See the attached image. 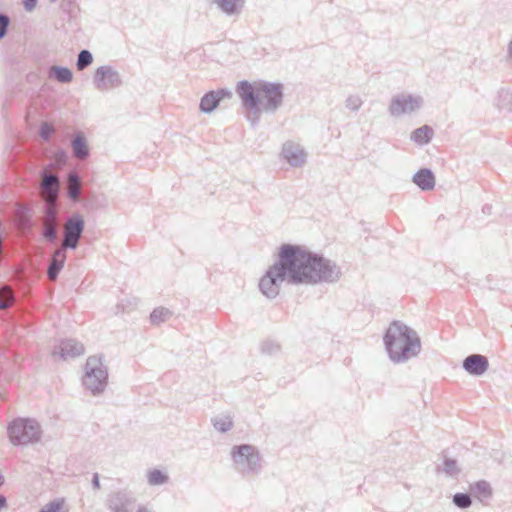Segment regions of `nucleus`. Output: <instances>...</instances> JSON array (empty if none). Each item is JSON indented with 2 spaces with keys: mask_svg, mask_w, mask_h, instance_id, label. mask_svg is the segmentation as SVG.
Returning <instances> with one entry per match:
<instances>
[{
  "mask_svg": "<svg viewBox=\"0 0 512 512\" xmlns=\"http://www.w3.org/2000/svg\"><path fill=\"white\" fill-rule=\"evenodd\" d=\"M232 92L226 88L211 90L205 93L200 99L199 109L202 113H212L224 98H230Z\"/></svg>",
  "mask_w": 512,
  "mask_h": 512,
  "instance_id": "obj_12",
  "label": "nucleus"
},
{
  "mask_svg": "<svg viewBox=\"0 0 512 512\" xmlns=\"http://www.w3.org/2000/svg\"><path fill=\"white\" fill-rule=\"evenodd\" d=\"M43 190L49 193H56L59 190V179L54 174H48L45 171L42 172V184Z\"/></svg>",
  "mask_w": 512,
  "mask_h": 512,
  "instance_id": "obj_25",
  "label": "nucleus"
},
{
  "mask_svg": "<svg viewBox=\"0 0 512 512\" xmlns=\"http://www.w3.org/2000/svg\"><path fill=\"white\" fill-rule=\"evenodd\" d=\"M54 132H55V129H54L53 125H51L48 122H43L39 129V135L42 138V140L45 142L50 141Z\"/></svg>",
  "mask_w": 512,
  "mask_h": 512,
  "instance_id": "obj_35",
  "label": "nucleus"
},
{
  "mask_svg": "<svg viewBox=\"0 0 512 512\" xmlns=\"http://www.w3.org/2000/svg\"><path fill=\"white\" fill-rule=\"evenodd\" d=\"M453 504L460 509H467L472 505L470 493H456L452 498Z\"/></svg>",
  "mask_w": 512,
  "mask_h": 512,
  "instance_id": "obj_31",
  "label": "nucleus"
},
{
  "mask_svg": "<svg viewBox=\"0 0 512 512\" xmlns=\"http://www.w3.org/2000/svg\"><path fill=\"white\" fill-rule=\"evenodd\" d=\"M444 467L443 471L445 474L449 476H453L459 473V469L457 467V461L455 459H451L448 457H444L443 461Z\"/></svg>",
  "mask_w": 512,
  "mask_h": 512,
  "instance_id": "obj_34",
  "label": "nucleus"
},
{
  "mask_svg": "<svg viewBox=\"0 0 512 512\" xmlns=\"http://www.w3.org/2000/svg\"><path fill=\"white\" fill-rule=\"evenodd\" d=\"M55 159L59 163H65L67 160V153L64 150H59L55 153Z\"/></svg>",
  "mask_w": 512,
  "mask_h": 512,
  "instance_id": "obj_40",
  "label": "nucleus"
},
{
  "mask_svg": "<svg viewBox=\"0 0 512 512\" xmlns=\"http://www.w3.org/2000/svg\"><path fill=\"white\" fill-rule=\"evenodd\" d=\"M92 486L94 489L100 488V481H99V475L95 473L92 478Z\"/></svg>",
  "mask_w": 512,
  "mask_h": 512,
  "instance_id": "obj_41",
  "label": "nucleus"
},
{
  "mask_svg": "<svg viewBox=\"0 0 512 512\" xmlns=\"http://www.w3.org/2000/svg\"><path fill=\"white\" fill-rule=\"evenodd\" d=\"M73 156L79 160H85L90 156V148L85 135L77 132L71 140Z\"/></svg>",
  "mask_w": 512,
  "mask_h": 512,
  "instance_id": "obj_18",
  "label": "nucleus"
},
{
  "mask_svg": "<svg viewBox=\"0 0 512 512\" xmlns=\"http://www.w3.org/2000/svg\"><path fill=\"white\" fill-rule=\"evenodd\" d=\"M45 223H56L58 217V210L55 206L49 204L44 208Z\"/></svg>",
  "mask_w": 512,
  "mask_h": 512,
  "instance_id": "obj_36",
  "label": "nucleus"
},
{
  "mask_svg": "<svg viewBox=\"0 0 512 512\" xmlns=\"http://www.w3.org/2000/svg\"><path fill=\"white\" fill-rule=\"evenodd\" d=\"M383 342L393 363H404L421 351V340L417 332L399 320L390 323Z\"/></svg>",
  "mask_w": 512,
  "mask_h": 512,
  "instance_id": "obj_3",
  "label": "nucleus"
},
{
  "mask_svg": "<svg viewBox=\"0 0 512 512\" xmlns=\"http://www.w3.org/2000/svg\"><path fill=\"white\" fill-rule=\"evenodd\" d=\"M497 107L501 110L512 112V91L501 89L498 92Z\"/></svg>",
  "mask_w": 512,
  "mask_h": 512,
  "instance_id": "obj_26",
  "label": "nucleus"
},
{
  "mask_svg": "<svg viewBox=\"0 0 512 512\" xmlns=\"http://www.w3.org/2000/svg\"><path fill=\"white\" fill-rule=\"evenodd\" d=\"M38 0H23V6L26 11L31 12L35 9Z\"/></svg>",
  "mask_w": 512,
  "mask_h": 512,
  "instance_id": "obj_39",
  "label": "nucleus"
},
{
  "mask_svg": "<svg viewBox=\"0 0 512 512\" xmlns=\"http://www.w3.org/2000/svg\"><path fill=\"white\" fill-rule=\"evenodd\" d=\"M15 301V296L8 286L0 287V310L9 308Z\"/></svg>",
  "mask_w": 512,
  "mask_h": 512,
  "instance_id": "obj_29",
  "label": "nucleus"
},
{
  "mask_svg": "<svg viewBox=\"0 0 512 512\" xmlns=\"http://www.w3.org/2000/svg\"><path fill=\"white\" fill-rule=\"evenodd\" d=\"M84 228L85 222L79 213L68 218L64 230V244L67 249L75 250L78 247Z\"/></svg>",
  "mask_w": 512,
  "mask_h": 512,
  "instance_id": "obj_9",
  "label": "nucleus"
},
{
  "mask_svg": "<svg viewBox=\"0 0 512 512\" xmlns=\"http://www.w3.org/2000/svg\"><path fill=\"white\" fill-rule=\"evenodd\" d=\"M246 118L253 128L257 127L262 112L274 114L283 104V84L260 80L249 82L241 80L236 85Z\"/></svg>",
  "mask_w": 512,
  "mask_h": 512,
  "instance_id": "obj_2",
  "label": "nucleus"
},
{
  "mask_svg": "<svg viewBox=\"0 0 512 512\" xmlns=\"http://www.w3.org/2000/svg\"><path fill=\"white\" fill-rule=\"evenodd\" d=\"M48 77L59 83L68 84L73 80V72L68 67L53 65L48 70Z\"/></svg>",
  "mask_w": 512,
  "mask_h": 512,
  "instance_id": "obj_22",
  "label": "nucleus"
},
{
  "mask_svg": "<svg viewBox=\"0 0 512 512\" xmlns=\"http://www.w3.org/2000/svg\"><path fill=\"white\" fill-rule=\"evenodd\" d=\"M230 456L235 470L243 477L258 476L262 472L259 450L251 444L234 445Z\"/></svg>",
  "mask_w": 512,
  "mask_h": 512,
  "instance_id": "obj_4",
  "label": "nucleus"
},
{
  "mask_svg": "<svg viewBox=\"0 0 512 512\" xmlns=\"http://www.w3.org/2000/svg\"><path fill=\"white\" fill-rule=\"evenodd\" d=\"M82 383L94 396L105 391L108 384V368L104 364L103 355H92L87 358Z\"/></svg>",
  "mask_w": 512,
  "mask_h": 512,
  "instance_id": "obj_5",
  "label": "nucleus"
},
{
  "mask_svg": "<svg viewBox=\"0 0 512 512\" xmlns=\"http://www.w3.org/2000/svg\"><path fill=\"white\" fill-rule=\"evenodd\" d=\"M80 183H81V177L75 171H71L67 175V190H66V194H67V197L71 201L76 202V201L79 200Z\"/></svg>",
  "mask_w": 512,
  "mask_h": 512,
  "instance_id": "obj_21",
  "label": "nucleus"
},
{
  "mask_svg": "<svg viewBox=\"0 0 512 512\" xmlns=\"http://www.w3.org/2000/svg\"><path fill=\"white\" fill-rule=\"evenodd\" d=\"M169 481V476L166 472L160 469H152L147 473V482L150 486H160Z\"/></svg>",
  "mask_w": 512,
  "mask_h": 512,
  "instance_id": "obj_24",
  "label": "nucleus"
},
{
  "mask_svg": "<svg viewBox=\"0 0 512 512\" xmlns=\"http://www.w3.org/2000/svg\"><path fill=\"white\" fill-rule=\"evenodd\" d=\"M64 506V499L58 498L44 505L39 512H61Z\"/></svg>",
  "mask_w": 512,
  "mask_h": 512,
  "instance_id": "obj_33",
  "label": "nucleus"
},
{
  "mask_svg": "<svg viewBox=\"0 0 512 512\" xmlns=\"http://www.w3.org/2000/svg\"><path fill=\"white\" fill-rule=\"evenodd\" d=\"M462 367L470 375L481 376L488 370L489 361L482 354H471L463 360Z\"/></svg>",
  "mask_w": 512,
  "mask_h": 512,
  "instance_id": "obj_13",
  "label": "nucleus"
},
{
  "mask_svg": "<svg viewBox=\"0 0 512 512\" xmlns=\"http://www.w3.org/2000/svg\"><path fill=\"white\" fill-rule=\"evenodd\" d=\"M66 260V252L64 249H57L53 252L50 259L47 276L50 280H56L64 267Z\"/></svg>",
  "mask_w": 512,
  "mask_h": 512,
  "instance_id": "obj_17",
  "label": "nucleus"
},
{
  "mask_svg": "<svg viewBox=\"0 0 512 512\" xmlns=\"http://www.w3.org/2000/svg\"><path fill=\"white\" fill-rule=\"evenodd\" d=\"M135 504L136 498L126 490L112 492L106 499V506L111 512H133Z\"/></svg>",
  "mask_w": 512,
  "mask_h": 512,
  "instance_id": "obj_10",
  "label": "nucleus"
},
{
  "mask_svg": "<svg viewBox=\"0 0 512 512\" xmlns=\"http://www.w3.org/2000/svg\"><path fill=\"white\" fill-rule=\"evenodd\" d=\"M434 136V130L429 125H423L412 131L410 139L419 146L426 145L431 142Z\"/></svg>",
  "mask_w": 512,
  "mask_h": 512,
  "instance_id": "obj_19",
  "label": "nucleus"
},
{
  "mask_svg": "<svg viewBox=\"0 0 512 512\" xmlns=\"http://www.w3.org/2000/svg\"><path fill=\"white\" fill-rule=\"evenodd\" d=\"M93 83L99 91H107L121 86L122 80L119 72L112 66L103 65L96 69Z\"/></svg>",
  "mask_w": 512,
  "mask_h": 512,
  "instance_id": "obj_8",
  "label": "nucleus"
},
{
  "mask_svg": "<svg viewBox=\"0 0 512 512\" xmlns=\"http://www.w3.org/2000/svg\"><path fill=\"white\" fill-rule=\"evenodd\" d=\"M342 271L339 265L323 254L308 248L285 243L279 247L277 261L260 278L259 289L269 299L279 295L282 283L317 285L336 283Z\"/></svg>",
  "mask_w": 512,
  "mask_h": 512,
  "instance_id": "obj_1",
  "label": "nucleus"
},
{
  "mask_svg": "<svg viewBox=\"0 0 512 512\" xmlns=\"http://www.w3.org/2000/svg\"><path fill=\"white\" fill-rule=\"evenodd\" d=\"M482 212L484 214L490 215L491 212H492V206L489 205V204L484 205L483 208H482Z\"/></svg>",
  "mask_w": 512,
  "mask_h": 512,
  "instance_id": "obj_42",
  "label": "nucleus"
},
{
  "mask_svg": "<svg viewBox=\"0 0 512 512\" xmlns=\"http://www.w3.org/2000/svg\"><path fill=\"white\" fill-rule=\"evenodd\" d=\"M10 442L15 446L36 443L41 438L39 423L31 418H17L7 427Z\"/></svg>",
  "mask_w": 512,
  "mask_h": 512,
  "instance_id": "obj_6",
  "label": "nucleus"
},
{
  "mask_svg": "<svg viewBox=\"0 0 512 512\" xmlns=\"http://www.w3.org/2000/svg\"><path fill=\"white\" fill-rule=\"evenodd\" d=\"M262 354L276 355L280 351V345L273 340H265L260 346Z\"/></svg>",
  "mask_w": 512,
  "mask_h": 512,
  "instance_id": "obj_32",
  "label": "nucleus"
},
{
  "mask_svg": "<svg viewBox=\"0 0 512 512\" xmlns=\"http://www.w3.org/2000/svg\"><path fill=\"white\" fill-rule=\"evenodd\" d=\"M424 104V99L420 95L401 93L391 98L388 106L390 116L398 118L406 114H413L420 110Z\"/></svg>",
  "mask_w": 512,
  "mask_h": 512,
  "instance_id": "obj_7",
  "label": "nucleus"
},
{
  "mask_svg": "<svg viewBox=\"0 0 512 512\" xmlns=\"http://www.w3.org/2000/svg\"><path fill=\"white\" fill-rule=\"evenodd\" d=\"M217 9L226 16H239L245 6V0H212Z\"/></svg>",
  "mask_w": 512,
  "mask_h": 512,
  "instance_id": "obj_15",
  "label": "nucleus"
},
{
  "mask_svg": "<svg viewBox=\"0 0 512 512\" xmlns=\"http://www.w3.org/2000/svg\"><path fill=\"white\" fill-rule=\"evenodd\" d=\"M362 103H363L362 99L359 96L351 95V96L347 97V99L345 101V106L347 109H349L351 111H357L360 109Z\"/></svg>",
  "mask_w": 512,
  "mask_h": 512,
  "instance_id": "obj_37",
  "label": "nucleus"
},
{
  "mask_svg": "<svg viewBox=\"0 0 512 512\" xmlns=\"http://www.w3.org/2000/svg\"><path fill=\"white\" fill-rule=\"evenodd\" d=\"M4 484V476L3 474L0 472V486H2Z\"/></svg>",
  "mask_w": 512,
  "mask_h": 512,
  "instance_id": "obj_46",
  "label": "nucleus"
},
{
  "mask_svg": "<svg viewBox=\"0 0 512 512\" xmlns=\"http://www.w3.org/2000/svg\"><path fill=\"white\" fill-rule=\"evenodd\" d=\"M137 512H149V511L146 507L141 506L138 508Z\"/></svg>",
  "mask_w": 512,
  "mask_h": 512,
  "instance_id": "obj_45",
  "label": "nucleus"
},
{
  "mask_svg": "<svg viewBox=\"0 0 512 512\" xmlns=\"http://www.w3.org/2000/svg\"><path fill=\"white\" fill-rule=\"evenodd\" d=\"M10 22V17L5 13L0 12V40L7 35Z\"/></svg>",
  "mask_w": 512,
  "mask_h": 512,
  "instance_id": "obj_38",
  "label": "nucleus"
},
{
  "mask_svg": "<svg viewBox=\"0 0 512 512\" xmlns=\"http://www.w3.org/2000/svg\"><path fill=\"white\" fill-rule=\"evenodd\" d=\"M412 181L422 191H429L434 189L436 183L435 175L433 171L429 168L419 169L413 175Z\"/></svg>",
  "mask_w": 512,
  "mask_h": 512,
  "instance_id": "obj_16",
  "label": "nucleus"
},
{
  "mask_svg": "<svg viewBox=\"0 0 512 512\" xmlns=\"http://www.w3.org/2000/svg\"><path fill=\"white\" fill-rule=\"evenodd\" d=\"M172 312L168 308L158 307L155 308L150 314V322L154 325H159L168 320Z\"/></svg>",
  "mask_w": 512,
  "mask_h": 512,
  "instance_id": "obj_27",
  "label": "nucleus"
},
{
  "mask_svg": "<svg viewBox=\"0 0 512 512\" xmlns=\"http://www.w3.org/2000/svg\"><path fill=\"white\" fill-rule=\"evenodd\" d=\"M211 422L213 427L221 433H226L233 428L232 417L228 414L216 416L211 419Z\"/></svg>",
  "mask_w": 512,
  "mask_h": 512,
  "instance_id": "obj_23",
  "label": "nucleus"
},
{
  "mask_svg": "<svg viewBox=\"0 0 512 512\" xmlns=\"http://www.w3.org/2000/svg\"><path fill=\"white\" fill-rule=\"evenodd\" d=\"M7 505V500L5 496L0 494V510Z\"/></svg>",
  "mask_w": 512,
  "mask_h": 512,
  "instance_id": "obj_43",
  "label": "nucleus"
},
{
  "mask_svg": "<svg viewBox=\"0 0 512 512\" xmlns=\"http://www.w3.org/2000/svg\"><path fill=\"white\" fill-rule=\"evenodd\" d=\"M41 235L46 241L54 243L57 239L56 223H44L42 225Z\"/></svg>",
  "mask_w": 512,
  "mask_h": 512,
  "instance_id": "obj_30",
  "label": "nucleus"
},
{
  "mask_svg": "<svg viewBox=\"0 0 512 512\" xmlns=\"http://www.w3.org/2000/svg\"><path fill=\"white\" fill-rule=\"evenodd\" d=\"M470 492L481 502L492 497L491 485L486 480H479L473 484H470Z\"/></svg>",
  "mask_w": 512,
  "mask_h": 512,
  "instance_id": "obj_20",
  "label": "nucleus"
},
{
  "mask_svg": "<svg viewBox=\"0 0 512 512\" xmlns=\"http://www.w3.org/2000/svg\"><path fill=\"white\" fill-rule=\"evenodd\" d=\"M85 348L82 343L74 339H66L61 341L53 349V355H59L62 359L75 358L82 355Z\"/></svg>",
  "mask_w": 512,
  "mask_h": 512,
  "instance_id": "obj_14",
  "label": "nucleus"
},
{
  "mask_svg": "<svg viewBox=\"0 0 512 512\" xmlns=\"http://www.w3.org/2000/svg\"><path fill=\"white\" fill-rule=\"evenodd\" d=\"M508 53H509L510 57L512 58V41L509 43Z\"/></svg>",
  "mask_w": 512,
  "mask_h": 512,
  "instance_id": "obj_44",
  "label": "nucleus"
},
{
  "mask_svg": "<svg viewBox=\"0 0 512 512\" xmlns=\"http://www.w3.org/2000/svg\"><path fill=\"white\" fill-rule=\"evenodd\" d=\"M51 2H55L56 0H50Z\"/></svg>",
  "mask_w": 512,
  "mask_h": 512,
  "instance_id": "obj_47",
  "label": "nucleus"
},
{
  "mask_svg": "<svg viewBox=\"0 0 512 512\" xmlns=\"http://www.w3.org/2000/svg\"><path fill=\"white\" fill-rule=\"evenodd\" d=\"M281 156L293 168H300L307 161L305 149L300 144L290 140L283 143Z\"/></svg>",
  "mask_w": 512,
  "mask_h": 512,
  "instance_id": "obj_11",
  "label": "nucleus"
},
{
  "mask_svg": "<svg viewBox=\"0 0 512 512\" xmlns=\"http://www.w3.org/2000/svg\"><path fill=\"white\" fill-rule=\"evenodd\" d=\"M93 63V55L87 50H81L77 55L76 68L78 71H83Z\"/></svg>",
  "mask_w": 512,
  "mask_h": 512,
  "instance_id": "obj_28",
  "label": "nucleus"
}]
</instances>
